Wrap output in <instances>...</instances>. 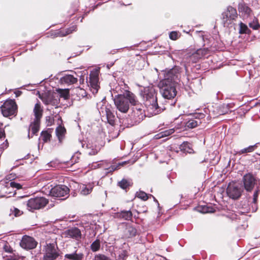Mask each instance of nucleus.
Returning <instances> with one entry per match:
<instances>
[{
	"instance_id": "obj_25",
	"label": "nucleus",
	"mask_w": 260,
	"mask_h": 260,
	"mask_svg": "<svg viewBox=\"0 0 260 260\" xmlns=\"http://www.w3.org/2000/svg\"><path fill=\"white\" fill-rule=\"evenodd\" d=\"M105 112L108 122L111 125H114L115 117L110 108L106 107L105 108Z\"/></svg>"
},
{
	"instance_id": "obj_15",
	"label": "nucleus",
	"mask_w": 260,
	"mask_h": 260,
	"mask_svg": "<svg viewBox=\"0 0 260 260\" xmlns=\"http://www.w3.org/2000/svg\"><path fill=\"white\" fill-rule=\"evenodd\" d=\"M88 83L90 87L93 89V92H97L99 88L98 71H92L90 73Z\"/></svg>"
},
{
	"instance_id": "obj_33",
	"label": "nucleus",
	"mask_w": 260,
	"mask_h": 260,
	"mask_svg": "<svg viewBox=\"0 0 260 260\" xmlns=\"http://www.w3.org/2000/svg\"><path fill=\"white\" fill-rule=\"evenodd\" d=\"M23 214V212L15 207H12L10 208V215H14L15 217H19Z\"/></svg>"
},
{
	"instance_id": "obj_14",
	"label": "nucleus",
	"mask_w": 260,
	"mask_h": 260,
	"mask_svg": "<svg viewBox=\"0 0 260 260\" xmlns=\"http://www.w3.org/2000/svg\"><path fill=\"white\" fill-rule=\"evenodd\" d=\"M138 234L136 228L129 223L125 225L122 231V238L124 239H129L135 237Z\"/></svg>"
},
{
	"instance_id": "obj_20",
	"label": "nucleus",
	"mask_w": 260,
	"mask_h": 260,
	"mask_svg": "<svg viewBox=\"0 0 260 260\" xmlns=\"http://www.w3.org/2000/svg\"><path fill=\"white\" fill-rule=\"evenodd\" d=\"M33 111L35 115L34 119L41 120L43 116V110L40 102H38L35 104Z\"/></svg>"
},
{
	"instance_id": "obj_43",
	"label": "nucleus",
	"mask_w": 260,
	"mask_h": 260,
	"mask_svg": "<svg viewBox=\"0 0 260 260\" xmlns=\"http://www.w3.org/2000/svg\"><path fill=\"white\" fill-rule=\"evenodd\" d=\"M46 122L47 126L52 125L54 123V117L51 116H46Z\"/></svg>"
},
{
	"instance_id": "obj_18",
	"label": "nucleus",
	"mask_w": 260,
	"mask_h": 260,
	"mask_svg": "<svg viewBox=\"0 0 260 260\" xmlns=\"http://www.w3.org/2000/svg\"><path fill=\"white\" fill-rule=\"evenodd\" d=\"M115 217L120 219L131 220L133 217V213L130 210H122L116 213Z\"/></svg>"
},
{
	"instance_id": "obj_45",
	"label": "nucleus",
	"mask_w": 260,
	"mask_h": 260,
	"mask_svg": "<svg viewBox=\"0 0 260 260\" xmlns=\"http://www.w3.org/2000/svg\"><path fill=\"white\" fill-rule=\"evenodd\" d=\"M247 26L245 24L241 22L240 23V29L239 31V34H244L245 32H246V30H247Z\"/></svg>"
},
{
	"instance_id": "obj_34",
	"label": "nucleus",
	"mask_w": 260,
	"mask_h": 260,
	"mask_svg": "<svg viewBox=\"0 0 260 260\" xmlns=\"http://www.w3.org/2000/svg\"><path fill=\"white\" fill-rule=\"evenodd\" d=\"M64 37L72 34L74 31H76L77 30V26L75 25H72L67 28L62 29Z\"/></svg>"
},
{
	"instance_id": "obj_26",
	"label": "nucleus",
	"mask_w": 260,
	"mask_h": 260,
	"mask_svg": "<svg viewBox=\"0 0 260 260\" xmlns=\"http://www.w3.org/2000/svg\"><path fill=\"white\" fill-rule=\"evenodd\" d=\"M179 149L181 151L185 153H191L193 151L190 144L187 142H184L181 144L179 146Z\"/></svg>"
},
{
	"instance_id": "obj_23",
	"label": "nucleus",
	"mask_w": 260,
	"mask_h": 260,
	"mask_svg": "<svg viewBox=\"0 0 260 260\" xmlns=\"http://www.w3.org/2000/svg\"><path fill=\"white\" fill-rule=\"evenodd\" d=\"M259 144V143H256L253 145H250L247 147L241 149L237 152V154L240 155L253 152L256 149H257Z\"/></svg>"
},
{
	"instance_id": "obj_35",
	"label": "nucleus",
	"mask_w": 260,
	"mask_h": 260,
	"mask_svg": "<svg viewBox=\"0 0 260 260\" xmlns=\"http://www.w3.org/2000/svg\"><path fill=\"white\" fill-rule=\"evenodd\" d=\"M127 164L126 161H124L121 163H119L117 165H111L108 168L106 169L108 173L113 172V171L118 170L120 166H123Z\"/></svg>"
},
{
	"instance_id": "obj_16",
	"label": "nucleus",
	"mask_w": 260,
	"mask_h": 260,
	"mask_svg": "<svg viewBox=\"0 0 260 260\" xmlns=\"http://www.w3.org/2000/svg\"><path fill=\"white\" fill-rule=\"evenodd\" d=\"M66 237L74 239L77 241H80L82 238V234L80 229L76 227L69 229L64 232Z\"/></svg>"
},
{
	"instance_id": "obj_12",
	"label": "nucleus",
	"mask_w": 260,
	"mask_h": 260,
	"mask_svg": "<svg viewBox=\"0 0 260 260\" xmlns=\"http://www.w3.org/2000/svg\"><path fill=\"white\" fill-rule=\"evenodd\" d=\"M37 244L38 242L34 238L27 235L23 236L20 242V246L26 250L34 249L37 247Z\"/></svg>"
},
{
	"instance_id": "obj_37",
	"label": "nucleus",
	"mask_w": 260,
	"mask_h": 260,
	"mask_svg": "<svg viewBox=\"0 0 260 260\" xmlns=\"http://www.w3.org/2000/svg\"><path fill=\"white\" fill-rule=\"evenodd\" d=\"M62 29H59L51 31L50 32V36L52 38L63 37H64Z\"/></svg>"
},
{
	"instance_id": "obj_9",
	"label": "nucleus",
	"mask_w": 260,
	"mask_h": 260,
	"mask_svg": "<svg viewBox=\"0 0 260 260\" xmlns=\"http://www.w3.org/2000/svg\"><path fill=\"white\" fill-rule=\"evenodd\" d=\"M226 191L227 195L230 198L237 200L241 196L243 190L235 183H230L227 187Z\"/></svg>"
},
{
	"instance_id": "obj_31",
	"label": "nucleus",
	"mask_w": 260,
	"mask_h": 260,
	"mask_svg": "<svg viewBox=\"0 0 260 260\" xmlns=\"http://www.w3.org/2000/svg\"><path fill=\"white\" fill-rule=\"evenodd\" d=\"M60 97L64 98V100H68L70 98V91L68 89H58L57 90Z\"/></svg>"
},
{
	"instance_id": "obj_51",
	"label": "nucleus",
	"mask_w": 260,
	"mask_h": 260,
	"mask_svg": "<svg viewBox=\"0 0 260 260\" xmlns=\"http://www.w3.org/2000/svg\"><path fill=\"white\" fill-rule=\"evenodd\" d=\"M20 259H22L23 258L19 256L14 255L10 256L9 258H8L7 260H20Z\"/></svg>"
},
{
	"instance_id": "obj_41",
	"label": "nucleus",
	"mask_w": 260,
	"mask_h": 260,
	"mask_svg": "<svg viewBox=\"0 0 260 260\" xmlns=\"http://www.w3.org/2000/svg\"><path fill=\"white\" fill-rule=\"evenodd\" d=\"M174 132V129L173 128L165 131L159 134L161 135L159 137V138L169 136L172 134Z\"/></svg>"
},
{
	"instance_id": "obj_40",
	"label": "nucleus",
	"mask_w": 260,
	"mask_h": 260,
	"mask_svg": "<svg viewBox=\"0 0 260 260\" xmlns=\"http://www.w3.org/2000/svg\"><path fill=\"white\" fill-rule=\"evenodd\" d=\"M92 190V187H91L90 185L88 186H85L83 187L82 190H81V193L84 195H87L91 192Z\"/></svg>"
},
{
	"instance_id": "obj_39",
	"label": "nucleus",
	"mask_w": 260,
	"mask_h": 260,
	"mask_svg": "<svg viewBox=\"0 0 260 260\" xmlns=\"http://www.w3.org/2000/svg\"><path fill=\"white\" fill-rule=\"evenodd\" d=\"M180 37V34L177 31H171L169 34V38L171 40L175 41L177 40Z\"/></svg>"
},
{
	"instance_id": "obj_22",
	"label": "nucleus",
	"mask_w": 260,
	"mask_h": 260,
	"mask_svg": "<svg viewBox=\"0 0 260 260\" xmlns=\"http://www.w3.org/2000/svg\"><path fill=\"white\" fill-rule=\"evenodd\" d=\"M66 132V129L63 126L60 125L56 127L55 133L59 143H62L65 137Z\"/></svg>"
},
{
	"instance_id": "obj_59",
	"label": "nucleus",
	"mask_w": 260,
	"mask_h": 260,
	"mask_svg": "<svg viewBox=\"0 0 260 260\" xmlns=\"http://www.w3.org/2000/svg\"><path fill=\"white\" fill-rule=\"evenodd\" d=\"M82 80L83 81V80H84V79H82V80H81V79H80V82H81V81H82Z\"/></svg>"
},
{
	"instance_id": "obj_4",
	"label": "nucleus",
	"mask_w": 260,
	"mask_h": 260,
	"mask_svg": "<svg viewBox=\"0 0 260 260\" xmlns=\"http://www.w3.org/2000/svg\"><path fill=\"white\" fill-rule=\"evenodd\" d=\"M132 93L129 90H125L123 94H118L114 99L116 108L121 112L126 113L129 109V99L126 96L128 93Z\"/></svg>"
},
{
	"instance_id": "obj_47",
	"label": "nucleus",
	"mask_w": 260,
	"mask_h": 260,
	"mask_svg": "<svg viewBox=\"0 0 260 260\" xmlns=\"http://www.w3.org/2000/svg\"><path fill=\"white\" fill-rule=\"evenodd\" d=\"M10 186L12 187H15L17 189H20L22 188V186L19 183L15 182H11L10 183Z\"/></svg>"
},
{
	"instance_id": "obj_17",
	"label": "nucleus",
	"mask_w": 260,
	"mask_h": 260,
	"mask_svg": "<svg viewBox=\"0 0 260 260\" xmlns=\"http://www.w3.org/2000/svg\"><path fill=\"white\" fill-rule=\"evenodd\" d=\"M177 91L176 88L172 85H166L163 89L162 96L167 99L174 98L176 95Z\"/></svg>"
},
{
	"instance_id": "obj_54",
	"label": "nucleus",
	"mask_w": 260,
	"mask_h": 260,
	"mask_svg": "<svg viewBox=\"0 0 260 260\" xmlns=\"http://www.w3.org/2000/svg\"><path fill=\"white\" fill-rule=\"evenodd\" d=\"M21 93H22V91H20V90H17L15 92V94L16 97L19 96L21 94Z\"/></svg>"
},
{
	"instance_id": "obj_3",
	"label": "nucleus",
	"mask_w": 260,
	"mask_h": 260,
	"mask_svg": "<svg viewBox=\"0 0 260 260\" xmlns=\"http://www.w3.org/2000/svg\"><path fill=\"white\" fill-rule=\"evenodd\" d=\"M60 252L56 241H46L43 248V260H56L59 256Z\"/></svg>"
},
{
	"instance_id": "obj_58",
	"label": "nucleus",
	"mask_w": 260,
	"mask_h": 260,
	"mask_svg": "<svg viewBox=\"0 0 260 260\" xmlns=\"http://www.w3.org/2000/svg\"><path fill=\"white\" fill-rule=\"evenodd\" d=\"M82 80L83 81V80H84V79H82V80H81V79H80V82H81V81H82Z\"/></svg>"
},
{
	"instance_id": "obj_5",
	"label": "nucleus",
	"mask_w": 260,
	"mask_h": 260,
	"mask_svg": "<svg viewBox=\"0 0 260 260\" xmlns=\"http://www.w3.org/2000/svg\"><path fill=\"white\" fill-rule=\"evenodd\" d=\"M49 201L44 197H36L29 199L26 203L27 209L33 211L44 208L48 204Z\"/></svg>"
},
{
	"instance_id": "obj_46",
	"label": "nucleus",
	"mask_w": 260,
	"mask_h": 260,
	"mask_svg": "<svg viewBox=\"0 0 260 260\" xmlns=\"http://www.w3.org/2000/svg\"><path fill=\"white\" fill-rule=\"evenodd\" d=\"M6 188V187L4 185H1L0 186V198H4L6 196L5 192H4V190H5Z\"/></svg>"
},
{
	"instance_id": "obj_28",
	"label": "nucleus",
	"mask_w": 260,
	"mask_h": 260,
	"mask_svg": "<svg viewBox=\"0 0 260 260\" xmlns=\"http://www.w3.org/2000/svg\"><path fill=\"white\" fill-rule=\"evenodd\" d=\"M197 210L203 213H212L215 211L214 208L212 207L208 206H199L197 208Z\"/></svg>"
},
{
	"instance_id": "obj_36",
	"label": "nucleus",
	"mask_w": 260,
	"mask_h": 260,
	"mask_svg": "<svg viewBox=\"0 0 260 260\" xmlns=\"http://www.w3.org/2000/svg\"><path fill=\"white\" fill-rule=\"evenodd\" d=\"M136 196L144 201H147L149 198L148 194L143 191H139L137 192Z\"/></svg>"
},
{
	"instance_id": "obj_27",
	"label": "nucleus",
	"mask_w": 260,
	"mask_h": 260,
	"mask_svg": "<svg viewBox=\"0 0 260 260\" xmlns=\"http://www.w3.org/2000/svg\"><path fill=\"white\" fill-rule=\"evenodd\" d=\"M118 185L121 188L126 190L129 189V187L133 185V182L125 179H122L120 181L118 182Z\"/></svg>"
},
{
	"instance_id": "obj_56",
	"label": "nucleus",
	"mask_w": 260,
	"mask_h": 260,
	"mask_svg": "<svg viewBox=\"0 0 260 260\" xmlns=\"http://www.w3.org/2000/svg\"><path fill=\"white\" fill-rule=\"evenodd\" d=\"M79 90L81 91V92L82 94H85L86 92H85V91L84 89H81V88H79Z\"/></svg>"
},
{
	"instance_id": "obj_48",
	"label": "nucleus",
	"mask_w": 260,
	"mask_h": 260,
	"mask_svg": "<svg viewBox=\"0 0 260 260\" xmlns=\"http://www.w3.org/2000/svg\"><path fill=\"white\" fill-rule=\"evenodd\" d=\"M258 196V190H256L253 194V203L256 204L257 201V198Z\"/></svg>"
},
{
	"instance_id": "obj_42",
	"label": "nucleus",
	"mask_w": 260,
	"mask_h": 260,
	"mask_svg": "<svg viewBox=\"0 0 260 260\" xmlns=\"http://www.w3.org/2000/svg\"><path fill=\"white\" fill-rule=\"evenodd\" d=\"M94 260H111V259L103 254H98L94 256Z\"/></svg>"
},
{
	"instance_id": "obj_57",
	"label": "nucleus",
	"mask_w": 260,
	"mask_h": 260,
	"mask_svg": "<svg viewBox=\"0 0 260 260\" xmlns=\"http://www.w3.org/2000/svg\"><path fill=\"white\" fill-rule=\"evenodd\" d=\"M82 80L83 81V80H84V79H82V80H81V79H80V82H81V81H82Z\"/></svg>"
},
{
	"instance_id": "obj_55",
	"label": "nucleus",
	"mask_w": 260,
	"mask_h": 260,
	"mask_svg": "<svg viewBox=\"0 0 260 260\" xmlns=\"http://www.w3.org/2000/svg\"><path fill=\"white\" fill-rule=\"evenodd\" d=\"M246 32H245L244 34H248V35H250L251 33V31L250 29H249L248 27H247V30H246L245 31Z\"/></svg>"
},
{
	"instance_id": "obj_52",
	"label": "nucleus",
	"mask_w": 260,
	"mask_h": 260,
	"mask_svg": "<svg viewBox=\"0 0 260 260\" xmlns=\"http://www.w3.org/2000/svg\"><path fill=\"white\" fill-rule=\"evenodd\" d=\"M99 150L98 149H92L89 152V154L90 155H94L98 154Z\"/></svg>"
},
{
	"instance_id": "obj_44",
	"label": "nucleus",
	"mask_w": 260,
	"mask_h": 260,
	"mask_svg": "<svg viewBox=\"0 0 260 260\" xmlns=\"http://www.w3.org/2000/svg\"><path fill=\"white\" fill-rule=\"evenodd\" d=\"M128 253L127 250H122L119 254V258L121 260H125L128 256Z\"/></svg>"
},
{
	"instance_id": "obj_50",
	"label": "nucleus",
	"mask_w": 260,
	"mask_h": 260,
	"mask_svg": "<svg viewBox=\"0 0 260 260\" xmlns=\"http://www.w3.org/2000/svg\"><path fill=\"white\" fill-rule=\"evenodd\" d=\"M4 249L5 251L7 252L12 253L13 252L12 248L9 246L5 245L4 246Z\"/></svg>"
},
{
	"instance_id": "obj_24",
	"label": "nucleus",
	"mask_w": 260,
	"mask_h": 260,
	"mask_svg": "<svg viewBox=\"0 0 260 260\" xmlns=\"http://www.w3.org/2000/svg\"><path fill=\"white\" fill-rule=\"evenodd\" d=\"M52 128H48L46 131H43L41 133V137L42 140L44 143H47L50 141L52 137L51 133L52 132Z\"/></svg>"
},
{
	"instance_id": "obj_30",
	"label": "nucleus",
	"mask_w": 260,
	"mask_h": 260,
	"mask_svg": "<svg viewBox=\"0 0 260 260\" xmlns=\"http://www.w3.org/2000/svg\"><path fill=\"white\" fill-rule=\"evenodd\" d=\"M201 122L200 120H196L193 119L189 120L187 122H186L185 124V126L189 128H193L197 126Z\"/></svg>"
},
{
	"instance_id": "obj_32",
	"label": "nucleus",
	"mask_w": 260,
	"mask_h": 260,
	"mask_svg": "<svg viewBox=\"0 0 260 260\" xmlns=\"http://www.w3.org/2000/svg\"><path fill=\"white\" fill-rule=\"evenodd\" d=\"M101 247L100 239H96L90 245V249L93 252H96L100 250Z\"/></svg>"
},
{
	"instance_id": "obj_19",
	"label": "nucleus",
	"mask_w": 260,
	"mask_h": 260,
	"mask_svg": "<svg viewBox=\"0 0 260 260\" xmlns=\"http://www.w3.org/2000/svg\"><path fill=\"white\" fill-rule=\"evenodd\" d=\"M41 120H35L31 122L29 125V127L28 129V137L29 138V132L31 131L33 135H36L39 131L40 127Z\"/></svg>"
},
{
	"instance_id": "obj_21",
	"label": "nucleus",
	"mask_w": 260,
	"mask_h": 260,
	"mask_svg": "<svg viewBox=\"0 0 260 260\" xmlns=\"http://www.w3.org/2000/svg\"><path fill=\"white\" fill-rule=\"evenodd\" d=\"M78 79L73 75L67 74L60 78V81L62 83H65L71 85L77 83Z\"/></svg>"
},
{
	"instance_id": "obj_1",
	"label": "nucleus",
	"mask_w": 260,
	"mask_h": 260,
	"mask_svg": "<svg viewBox=\"0 0 260 260\" xmlns=\"http://www.w3.org/2000/svg\"><path fill=\"white\" fill-rule=\"evenodd\" d=\"M140 94L142 97L144 104L151 109L157 110L159 107L157 103L156 92L152 86L143 87L139 86Z\"/></svg>"
},
{
	"instance_id": "obj_7",
	"label": "nucleus",
	"mask_w": 260,
	"mask_h": 260,
	"mask_svg": "<svg viewBox=\"0 0 260 260\" xmlns=\"http://www.w3.org/2000/svg\"><path fill=\"white\" fill-rule=\"evenodd\" d=\"M1 111L4 116L8 117L14 115L16 113L17 105L14 100H7L1 107Z\"/></svg>"
},
{
	"instance_id": "obj_8",
	"label": "nucleus",
	"mask_w": 260,
	"mask_h": 260,
	"mask_svg": "<svg viewBox=\"0 0 260 260\" xmlns=\"http://www.w3.org/2000/svg\"><path fill=\"white\" fill-rule=\"evenodd\" d=\"M70 189L64 185H56L50 191V195L56 198L65 197L69 196Z\"/></svg>"
},
{
	"instance_id": "obj_6",
	"label": "nucleus",
	"mask_w": 260,
	"mask_h": 260,
	"mask_svg": "<svg viewBox=\"0 0 260 260\" xmlns=\"http://www.w3.org/2000/svg\"><path fill=\"white\" fill-rule=\"evenodd\" d=\"M236 18H237L236 9L232 6H229L226 10L222 14V21L224 26L229 27Z\"/></svg>"
},
{
	"instance_id": "obj_10",
	"label": "nucleus",
	"mask_w": 260,
	"mask_h": 260,
	"mask_svg": "<svg viewBox=\"0 0 260 260\" xmlns=\"http://www.w3.org/2000/svg\"><path fill=\"white\" fill-rule=\"evenodd\" d=\"M256 181L255 177L251 173L246 174L242 178L244 187L248 192H251L253 190Z\"/></svg>"
},
{
	"instance_id": "obj_38",
	"label": "nucleus",
	"mask_w": 260,
	"mask_h": 260,
	"mask_svg": "<svg viewBox=\"0 0 260 260\" xmlns=\"http://www.w3.org/2000/svg\"><path fill=\"white\" fill-rule=\"evenodd\" d=\"M249 26L254 30H257L260 28V24L257 19H255L251 22L249 23Z\"/></svg>"
},
{
	"instance_id": "obj_11",
	"label": "nucleus",
	"mask_w": 260,
	"mask_h": 260,
	"mask_svg": "<svg viewBox=\"0 0 260 260\" xmlns=\"http://www.w3.org/2000/svg\"><path fill=\"white\" fill-rule=\"evenodd\" d=\"M39 97L44 104L46 105H51L54 106H57L59 102L58 96L56 94L50 92H45L40 95Z\"/></svg>"
},
{
	"instance_id": "obj_29",
	"label": "nucleus",
	"mask_w": 260,
	"mask_h": 260,
	"mask_svg": "<svg viewBox=\"0 0 260 260\" xmlns=\"http://www.w3.org/2000/svg\"><path fill=\"white\" fill-rule=\"evenodd\" d=\"M238 8L240 12L244 13L247 16H249L252 12L251 9L245 4H239Z\"/></svg>"
},
{
	"instance_id": "obj_49",
	"label": "nucleus",
	"mask_w": 260,
	"mask_h": 260,
	"mask_svg": "<svg viewBox=\"0 0 260 260\" xmlns=\"http://www.w3.org/2000/svg\"><path fill=\"white\" fill-rule=\"evenodd\" d=\"M174 70H171L168 74V76L171 77L172 78L171 80H174L175 78H177V75L175 74H173Z\"/></svg>"
},
{
	"instance_id": "obj_53",
	"label": "nucleus",
	"mask_w": 260,
	"mask_h": 260,
	"mask_svg": "<svg viewBox=\"0 0 260 260\" xmlns=\"http://www.w3.org/2000/svg\"><path fill=\"white\" fill-rule=\"evenodd\" d=\"M6 137V134L4 129L0 128V139Z\"/></svg>"
},
{
	"instance_id": "obj_13",
	"label": "nucleus",
	"mask_w": 260,
	"mask_h": 260,
	"mask_svg": "<svg viewBox=\"0 0 260 260\" xmlns=\"http://www.w3.org/2000/svg\"><path fill=\"white\" fill-rule=\"evenodd\" d=\"M210 53V50L208 48L199 49L189 56L190 60L196 63L200 59L209 55Z\"/></svg>"
},
{
	"instance_id": "obj_2",
	"label": "nucleus",
	"mask_w": 260,
	"mask_h": 260,
	"mask_svg": "<svg viewBox=\"0 0 260 260\" xmlns=\"http://www.w3.org/2000/svg\"><path fill=\"white\" fill-rule=\"evenodd\" d=\"M126 96L129 99L130 104L134 106L133 115L136 122L139 123L145 116L143 106L138 100L136 96L133 93L128 92Z\"/></svg>"
}]
</instances>
